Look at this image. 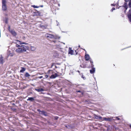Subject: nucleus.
Wrapping results in <instances>:
<instances>
[{
  "label": "nucleus",
  "mask_w": 131,
  "mask_h": 131,
  "mask_svg": "<svg viewBox=\"0 0 131 131\" xmlns=\"http://www.w3.org/2000/svg\"><path fill=\"white\" fill-rule=\"evenodd\" d=\"M16 46L17 48L16 49L15 51L16 52L18 53L26 52L28 49V46L25 45H19L17 44L16 45Z\"/></svg>",
  "instance_id": "nucleus-1"
},
{
  "label": "nucleus",
  "mask_w": 131,
  "mask_h": 131,
  "mask_svg": "<svg viewBox=\"0 0 131 131\" xmlns=\"http://www.w3.org/2000/svg\"><path fill=\"white\" fill-rule=\"evenodd\" d=\"M45 36L47 37L56 39H59L60 38V37H59L57 35H53L48 34H46L45 35Z\"/></svg>",
  "instance_id": "nucleus-2"
},
{
  "label": "nucleus",
  "mask_w": 131,
  "mask_h": 131,
  "mask_svg": "<svg viewBox=\"0 0 131 131\" xmlns=\"http://www.w3.org/2000/svg\"><path fill=\"white\" fill-rule=\"evenodd\" d=\"M90 63H91V67L92 68V69L90 70V73L92 74L93 73L95 72V69L94 67V65L93 64V62L91 60H90Z\"/></svg>",
  "instance_id": "nucleus-3"
},
{
  "label": "nucleus",
  "mask_w": 131,
  "mask_h": 131,
  "mask_svg": "<svg viewBox=\"0 0 131 131\" xmlns=\"http://www.w3.org/2000/svg\"><path fill=\"white\" fill-rule=\"evenodd\" d=\"M6 2L5 0H3L2 1V10L4 11L6 10L7 9V7L6 5Z\"/></svg>",
  "instance_id": "nucleus-4"
},
{
  "label": "nucleus",
  "mask_w": 131,
  "mask_h": 131,
  "mask_svg": "<svg viewBox=\"0 0 131 131\" xmlns=\"http://www.w3.org/2000/svg\"><path fill=\"white\" fill-rule=\"evenodd\" d=\"M7 54L8 56L12 57L14 55V54L12 50L11 49H9L8 50Z\"/></svg>",
  "instance_id": "nucleus-5"
},
{
  "label": "nucleus",
  "mask_w": 131,
  "mask_h": 131,
  "mask_svg": "<svg viewBox=\"0 0 131 131\" xmlns=\"http://www.w3.org/2000/svg\"><path fill=\"white\" fill-rule=\"evenodd\" d=\"M59 75L57 73H55L54 74H53L50 77V78L51 79H54L56 78L59 76Z\"/></svg>",
  "instance_id": "nucleus-6"
},
{
  "label": "nucleus",
  "mask_w": 131,
  "mask_h": 131,
  "mask_svg": "<svg viewBox=\"0 0 131 131\" xmlns=\"http://www.w3.org/2000/svg\"><path fill=\"white\" fill-rule=\"evenodd\" d=\"M10 27H9L8 30H9V31H10V33L13 36H15L16 35V32L14 30H10Z\"/></svg>",
  "instance_id": "nucleus-7"
},
{
  "label": "nucleus",
  "mask_w": 131,
  "mask_h": 131,
  "mask_svg": "<svg viewBox=\"0 0 131 131\" xmlns=\"http://www.w3.org/2000/svg\"><path fill=\"white\" fill-rule=\"evenodd\" d=\"M112 118H102V120L103 121L105 120L106 121H111L112 119Z\"/></svg>",
  "instance_id": "nucleus-8"
},
{
  "label": "nucleus",
  "mask_w": 131,
  "mask_h": 131,
  "mask_svg": "<svg viewBox=\"0 0 131 131\" xmlns=\"http://www.w3.org/2000/svg\"><path fill=\"white\" fill-rule=\"evenodd\" d=\"M73 52V51L72 50L71 48H69V53L71 55H73L74 54Z\"/></svg>",
  "instance_id": "nucleus-9"
},
{
  "label": "nucleus",
  "mask_w": 131,
  "mask_h": 131,
  "mask_svg": "<svg viewBox=\"0 0 131 131\" xmlns=\"http://www.w3.org/2000/svg\"><path fill=\"white\" fill-rule=\"evenodd\" d=\"M15 43H16V45H17V44H18H18H26V43H25L24 42H21L18 40H17V41H16Z\"/></svg>",
  "instance_id": "nucleus-10"
},
{
  "label": "nucleus",
  "mask_w": 131,
  "mask_h": 131,
  "mask_svg": "<svg viewBox=\"0 0 131 131\" xmlns=\"http://www.w3.org/2000/svg\"><path fill=\"white\" fill-rule=\"evenodd\" d=\"M85 57L86 60H89L90 58L88 54H85Z\"/></svg>",
  "instance_id": "nucleus-11"
},
{
  "label": "nucleus",
  "mask_w": 131,
  "mask_h": 131,
  "mask_svg": "<svg viewBox=\"0 0 131 131\" xmlns=\"http://www.w3.org/2000/svg\"><path fill=\"white\" fill-rule=\"evenodd\" d=\"M94 117L96 119H99L100 120H101L102 119V118L100 116H98L96 115H94Z\"/></svg>",
  "instance_id": "nucleus-12"
},
{
  "label": "nucleus",
  "mask_w": 131,
  "mask_h": 131,
  "mask_svg": "<svg viewBox=\"0 0 131 131\" xmlns=\"http://www.w3.org/2000/svg\"><path fill=\"white\" fill-rule=\"evenodd\" d=\"M3 57L2 55L1 56L0 58V63H3Z\"/></svg>",
  "instance_id": "nucleus-13"
},
{
  "label": "nucleus",
  "mask_w": 131,
  "mask_h": 131,
  "mask_svg": "<svg viewBox=\"0 0 131 131\" xmlns=\"http://www.w3.org/2000/svg\"><path fill=\"white\" fill-rule=\"evenodd\" d=\"M53 56L55 57H57L59 56V54L57 52H55L54 53Z\"/></svg>",
  "instance_id": "nucleus-14"
},
{
  "label": "nucleus",
  "mask_w": 131,
  "mask_h": 131,
  "mask_svg": "<svg viewBox=\"0 0 131 131\" xmlns=\"http://www.w3.org/2000/svg\"><path fill=\"white\" fill-rule=\"evenodd\" d=\"M36 49V48L34 46H31L30 47V49L32 51H34Z\"/></svg>",
  "instance_id": "nucleus-15"
},
{
  "label": "nucleus",
  "mask_w": 131,
  "mask_h": 131,
  "mask_svg": "<svg viewBox=\"0 0 131 131\" xmlns=\"http://www.w3.org/2000/svg\"><path fill=\"white\" fill-rule=\"evenodd\" d=\"M128 17L129 21L131 22V15L129 14L128 15Z\"/></svg>",
  "instance_id": "nucleus-16"
},
{
  "label": "nucleus",
  "mask_w": 131,
  "mask_h": 131,
  "mask_svg": "<svg viewBox=\"0 0 131 131\" xmlns=\"http://www.w3.org/2000/svg\"><path fill=\"white\" fill-rule=\"evenodd\" d=\"M35 90L38 92H40L43 91V90L42 89H36Z\"/></svg>",
  "instance_id": "nucleus-17"
},
{
  "label": "nucleus",
  "mask_w": 131,
  "mask_h": 131,
  "mask_svg": "<svg viewBox=\"0 0 131 131\" xmlns=\"http://www.w3.org/2000/svg\"><path fill=\"white\" fill-rule=\"evenodd\" d=\"M25 69L24 68L22 67L21 69L20 70V72H23L24 71H25Z\"/></svg>",
  "instance_id": "nucleus-18"
},
{
  "label": "nucleus",
  "mask_w": 131,
  "mask_h": 131,
  "mask_svg": "<svg viewBox=\"0 0 131 131\" xmlns=\"http://www.w3.org/2000/svg\"><path fill=\"white\" fill-rule=\"evenodd\" d=\"M27 100H30L31 101H32L34 100V99L33 97H29Z\"/></svg>",
  "instance_id": "nucleus-19"
},
{
  "label": "nucleus",
  "mask_w": 131,
  "mask_h": 131,
  "mask_svg": "<svg viewBox=\"0 0 131 131\" xmlns=\"http://www.w3.org/2000/svg\"><path fill=\"white\" fill-rule=\"evenodd\" d=\"M125 9H126V10L127 9V4L126 3H125V5L124 6Z\"/></svg>",
  "instance_id": "nucleus-20"
},
{
  "label": "nucleus",
  "mask_w": 131,
  "mask_h": 131,
  "mask_svg": "<svg viewBox=\"0 0 131 131\" xmlns=\"http://www.w3.org/2000/svg\"><path fill=\"white\" fill-rule=\"evenodd\" d=\"M48 74H53L52 71L51 70H49L47 73Z\"/></svg>",
  "instance_id": "nucleus-21"
},
{
  "label": "nucleus",
  "mask_w": 131,
  "mask_h": 131,
  "mask_svg": "<svg viewBox=\"0 0 131 131\" xmlns=\"http://www.w3.org/2000/svg\"><path fill=\"white\" fill-rule=\"evenodd\" d=\"M30 76L29 74L28 73H26L25 74V76L26 77H29Z\"/></svg>",
  "instance_id": "nucleus-22"
},
{
  "label": "nucleus",
  "mask_w": 131,
  "mask_h": 131,
  "mask_svg": "<svg viewBox=\"0 0 131 131\" xmlns=\"http://www.w3.org/2000/svg\"><path fill=\"white\" fill-rule=\"evenodd\" d=\"M80 66L82 68H85L86 67V65H80Z\"/></svg>",
  "instance_id": "nucleus-23"
},
{
  "label": "nucleus",
  "mask_w": 131,
  "mask_h": 131,
  "mask_svg": "<svg viewBox=\"0 0 131 131\" xmlns=\"http://www.w3.org/2000/svg\"><path fill=\"white\" fill-rule=\"evenodd\" d=\"M128 5L129 7H131V0L129 1Z\"/></svg>",
  "instance_id": "nucleus-24"
},
{
  "label": "nucleus",
  "mask_w": 131,
  "mask_h": 131,
  "mask_svg": "<svg viewBox=\"0 0 131 131\" xmlns=\"http://www.w3.org/2000/svg\"><path fill=\"white\" fill-rule=\"evenodd\" d=\"M60 50L61 52H65L64 50L63 49H61Z\"/></svg>",
  "instance_id": "nucleus-25"
},
{
  "label": "nucleus",
  "mask_w": 131,
  "mask_h": 131,
  "mask_svg": "<svg viewBox=\"0 0 131 131\" xmlns=\"http://www.w3.org/2000/svg\"><path fill=\"white\" fill-rule=\"evenodd\" d=\"M32 6L34 8H38L39 7L35 5Z\"/></svg>",
  "instance_id": "nucleus-26"
},
{
  "label": "nucleus",
  "mask_w": 131,
  "mask_h": 131,
  "mask_svg": "<svg viewBox=\"0 0 131 131\" xmlns=\"http://www.w3.org/2000/svg\"><path fill=\"white\" fill-rule=\"evenodd\" d=\"M115 9V8H113L111 10V11L112 12Z\"/></svg>",
  "instance_id": "nucleus-27"
},
{
  "label": "nucleus",
  "mask_w": 131,
  "mask_h": 131,
  "mask_svg": "<svg viewBox=\"0 0 131 131\" xmlns=\"http://www.w3.org/2000/svg\"><path fill=\"white\" fill-rule=\"evenodd\" d=\"M82 78H83L84 79H85V77L84 76L82 75L81 77Z\"/></svg>",
  "instance_id": "nucleus-28"
},
{
  "label": "nucleus",
  "mask_w": 131,
  "mask_h": 131,
  "mask_svg": "<svg viewBox=\"0 0 131 131\" xmlns=\"http://www.w3.org/2000/svg\"><path fill=\"white\" fill-rule=\"evenodd\" d=\"M48 76L47 75H45V77L46 78H48Z\"/></svg>",
  "instance_id": "nucleus-29"
},
{
  "label": "nucleus",
  "mask_w": 131,
  "mask_h": 131,
  "mask_svg": "<svg viewBox=\"0 0 131 131\" xmlns=\"http://www.w3.org/2000/svg\"><path fill=\"white\" fill-rule=\"evenodd\" d=\"M129 13L131 15V8L130 9V10L129 11Z\"/></svg>",
  "instance_id": "nucleus-30"
},
{
  "label": "nucleus",
  "mask_w": 131,
  "mask_h": 131,
  "mask_svg": "<svg viewBox=\"0 0 131 131\" xmlns=\"http://www.w3.org/2000/svg\"><path fill=\"white\" fill-rule=\"evenodd\" d=\"M39 78L40 79H41V78H43V77L42 76H40V77H39Z\"/></svg>",
  "instance_id": "nucleus-31"
},
{
  "label": "nucleus",
  "mask_w": 131,
  "mask_h": 131,
  "mask_svg": "<svg viewBox=\"0 0 131 131\" xmlns=\"http://www.w3.org/2000/svg\"><path fill=\"white\" fill-rule=\"evenodd\" d=\"M116 118L117 119H118V120L119 119L118 118V117H116Z\"/></svg>",
  "instance_id": "nucleus-32"
},
{
  "label": "nucleus",
  "mask_w": 131,
  "mask_h": 131,
  "mask_svg": "<svg viewBox=\"0 0 131 131\" xmlns=\"http://www.w3.org/2000/svg\"><path fill=\"white\" fill-rule=\"evenodd\" d=\"M111 6H115V5H114V4H111Z\"/></svg>",
  "instance_id": "nucleus-33"
},
{
  "label": "nucleus",
  "mask_w": 131,
  "mask_h": 131,
  "mask_svg": "<svg viewBox=\"0 0 131 131\" xmlns=\"http://www.w3.org/2000/svg\"><path fill=\"white\" fill-rule=\"evenodd\" d=\"M78 71V72H80V71Z\"/></svg>",
  "instance_id": "nucleus-34"
},
{
  "label": "nucleus",
  "mask_w": 131,
  "mask_h": 131,
  "mask_svg": "<svg viewBox=\"0 0 131 131\" xmlns=\"http://www.w3.org/2000/svg\"><path fill=\"white\" fill-rule=\"evenodd\" d=\"M130 127L131 128V125L130 126Z\"/></svg>",
  "instance_id": "nucleus-35"
},
{
  "label": "nucleus",
  "mask_w": 131,
  "mask_h": 131,
  "mask_svg": "<svg viewBox=\"0 0 131 131\" xmlns=\"http://www.w3.org/2000/svg\"><path fill=\"white\" fill-rule=\"evenodd\" d=\"M41 6V7H43V6Z\"/></svg>",
  "instance_id": "nucleus-36"
}]
</instances>
